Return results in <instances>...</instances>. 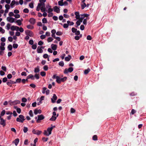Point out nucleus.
I'll return each instance as SVG.
<instances>
[{
	"label": "nucleus",
	"instance_id": "14",
	"mask_svg": "<svg viewBox=\"0 0 146 146\" xmlns=\"http://www.w3.org/2000/svg\"><path fill=\"white\" fill-rule=\"evenodd\" d=\"M5 48L1 47L0 48V55L3 56L4 53V51L5 50Z\"/></svg>",
	"mask_w": 146,
	"mask_h": 146
},
{
	"label": "nucleus",
	"instance_id": "26",
	"mask_svg": "<svg viewBox=\"0 0 146 146\" xmlns=\"http://www.w3.org/2000/svg\"><path fill=\"white\" fill-rule=\"evenodd\" d=\"M90 71V69L88 68L87 69L85 70L84 72V73L85 74H88Z\"/></svg>",
	"mask_w": 146,
	"mask_h": 146
},
{
	"label": "nucleus",
	"instance_id": "30",
	"mask_svg": "<svg viewBox=\"0 0 146 146\" xmlns=\"http://www.w3.org/2000/svg\"><path fill=\"white\" fill-rule=\"evenodd\" d=\"M59 76H57L56 74H54L53 75V76L52 77V78L53 79H56V80L58 79Z\"/></svg>",
	"mask_w": 146,
	"mask_h": 146
},
{
	"label": "nucleus",
	"instance_id": "3",
	"mask_svg": "<svg viewBox=\"0 0 146 146\" xmlns=\"http://www.w3.org/2000/svg\"><path fill=\"white\" fill-rule=\"evenodd\" d=\"M67 77L66 76H65L63 78H61L59 76L58 79L56 80V81L58 84H60L61 82H64L66 81L67 80Z\"/></svg>",
	"mask_w": 146,
	"mask_h": 146
},
{
	"label": "nucleus",
	"instance_id": "46",
	"mask_svg": "<svg viewBox=\"0 0 146 146\" xmlns=\"http://www.w3.org/2000/svg\"><path fill=\"white\" fill-rule=\"evenodd\" d=\"M63 1H58V5H59L60 6H63L64 5V4H63Z\"/></svg>",
	"mask_w": 146,
	"mask_h": 146
},
{
	"label": "nucleus",
	"instance_id": "57",
	"mask_svg": "<svg viewBox=\"0 0 146 146\" xmlns=\"http://www.w3.org/2000/svg\"><path fill=\"white\" fill-rule=\"evenodd\" d=\"M69 72L68 71V69H67V68H66L65 69L64 71V74H67Z\"/></svg>",
	"mask_w": 146,
	"mask_h": 146
},
{
	"label": "nucleus",
	"instance_id": "43",
	"mask_svg": "<svg viewBox=\"0 0 146 146\" xmlns=\"http://www.w3.org/2000/svg\"><path fill=\"white\" fill-rule=\"evenodd\" d=\"M81 9H83L86 7V4L85 3H84L83 4L81 5Z\"/></svg>",
	"mask_w": 146,
	"mask_h": 146
},
{
	"label": "nucleus",
	"instance_id": "35",
	"mask_svg": "<svg viewBox=\"0 0 146 146\" xmlns=\"http://www.w3.org/2000/svg\"><path fill=\"white\" fill-rule=\"evenodd\" d=\"M18 46V45L17 44L14 43L13 44L12 47L13 48L16 49L17 48Z\"/></svg>",
	"mask_w": 146,
	"mask_h": 146
},
{
	"label": "nucleus",
	"instance_id": "58",
	"mask_svg": "<svg viewBox=\"0 0 146 146\" xmlns=\"http://www.w3.org/2000/svg\"><path fill=\"white\" fill-rule=\"evenodd\" d=\"M68 24L67 23H65L63 25V27L64 28H67L68 27Z\"/></svg>",
	"mask_w": 146,
	"mask_h": 146
},
{
	"label": "nucleus",
	"instance_id": "4",
	"mask_svg": "<svg viewBox=\"0 0 146 146\" xmlns=\"http://www.w3.org/2000/svg\"><path fill=\"white\" fill-rule=\"evenodd\" d=\"M25 34L27 35H29L30 37H32L33 35V32L31 31L27 30L25 31Z\"/></svg>",
	"mask_w": 146,
	"mask_h": 146
},
{
	"label": "nucleus",
	"instance_id": "27",
	"mask_svg": "<svg viewBox=\"0 0 146 146\" xmlns=\"http://www.w3.org/2000/svg\"><path fill=\"white\" fill-rule=\"evenodd\" d=\"M8 51H11L12 49V46L11 44H9L7 46Z\"/></svg>",
	"mask_w": 146,
	"mask_h": 146
},
{
	"label": "nucleus",
	"instance_id": "23",
	"mask_svg": "<svg viewBox=\"0 0 146 146\" xmlns=\"http://www.w3.org/2000/svg\"><path fill=\"white\" fill-rule=\"evenodd\" d=\"M56 118L57 117L52 116L51 118L49 120L51 121H54L56 120Z\"/></svg>",
	"mask_w": 146,
	"mask_h": 146
},
{
	"label": "nucleus",
	"instance_id": "49",
	"mask_svg": "<svg viewBox=\"0 0 146 146\" xmlns=\"http://www.w3.org/2000/svg\"><path fill=\"white\" fill-rule=\"evenodd\" d=\"M40 75L42 76H45L46 73L44 72H41L40 73Z\"/></svg>",
	"mask_w": 146,
	"mask_h": 146
},
{
	"label": "nucleus",
	"instance_id": "62",
	"mask_svg": "<svg viewBox=\"0 0 146 146\" xmlns=\"http://www.w3.org/2000/svg\"><path fill=\"white\" fill-rule=\"evenodd\" d=\"M44 42L41 40L39 41L38 42V44L40 46H41L43 44Z\"/></svg>",
	"mask_w": 146,
	"mask_h": 146
},
{
	"label": "nucleus",
	"instance_id": "47",
	"mask_svg": "<svg viewBox=\"0 0 146 146\" xmlns=\"http://www.w3.org/2000/svg\"><path fill=\"white\" fill-rule=\"evenodd\" d=\"M34 77L37 80L39 78V75L38 74H36L34 75Z\"/></svg>",
	"mask_w": 146,
	"mask_h": 146
},
{
	"label": "nucleus",
	"instance_id": "31",
	"mask_svg": "<svg viewBox=\"0 0 146 146\" xmlns=\"http://www.w3.org/2000/svg\"><path fill=\"white\" fill-rule=\"evenodd\" d=\"M58 64L59 66L63 67L64 65V63L63 61H62L58 63Z\"/></svg>",
	"mask_w": 146,
	"mask_h": 146
},
{
	"label": "nucleus",
	"instance_id": "9",
	"mask_svg": "<svg viewBox=\"0 0 146 146\" xmlns=\"http://www.w3.org/2000/svg\"><path fill=\"white\" fill-rule=\"evenodd\" d=\"M57 98V96L55 94H54L52 98H51V100L52 103H54L56 102V100Z\"/></svg>",
	"mask_w": 146,
	"mask_h": 146
},
{
	"label": "nucleus",
	"instance_id": "6",
	"mask_svg": "<svg viewBox=\"0 0 146 146\" xmlns=\"http://www.w3.org/2000/svg\"><path fill=\"white\" fill-rule=\"evenodd\" d=\"M32 132L34 134L39 135L41 134L42 131H41L35 130V129H33L32 131Z\"/></svg>",
	"mask_w": 146,
	"mask_h": 146
},
{
	"label": "nucleus",
	"instance_id": "2",
	"mask_svg": "<svg viewBox=\"0 0 146 146\" xmlns=\"http://www.w3.org/2000/svg\"><path fill=\"white\" fill-rule=\"evenodd\" d=\"M25 119L24 116L22 115H20L19 116V117L17 118L16 121L18 122L23 123Z\"/></svg>",
	"mask_w": 146,
	"mask_h": 146
},
{
	"label": "nucleus",
	"instance_id": "29",
	"mask_svg": "<svg viewBox=\"0 0 146 146\" xmlns=\"http://www.w3.org/2000/svg\"><path fill=\"white\" fill-rule=\"evenodd\" d=\"M32 48L33 50H35L37 48V43H35V44L32 45Z\"/></svg>",
	"mask_w": 146,
	"mask_h": 146
},
{
	"label": "nucleus",
	"instance_id": "28",
	"mask_svg": "<svg viewBox=\"0 0 146 146\" xmlns=\"http://www.w3.org/2000/svg\"><path fill=\"white\" fill-rule=\"evenodd\" d=\"M67 23L68 24V26H72L74 24V23L72 21H67Z\"/></svg>",
	"mask_w": 146,
	"mask_h": 146
},
{
	"label": "nucleus",
	"instance_id": "48",
	"mask_svg": "<svg viewBox=\"0 0 146 146\" xmlns=\"http://www.w3.org/2000/svg\"><path fill=\"white\" fill-rule=\"evenodd\" d=\"M23 12L25 13H28L29 12V10L27 8H25L23 9Z\"/></svg>",
	"mask_w": 146,
	"mask_h": 146
},
{
	"label": "nucleus",
	"instance_id": "56",
	"mask_svg": "<svg viewBox=\"0 0 146 146\" xmlns=\"http://www.w3.org/2000/svg\"><path fill=\"white\" fill-rule=\"evenodd\" d=\"M68 70L69 72H71L73 70V68L72 67H70L68 69Z\"/></svg>",
	"mask_w": 146,
	"mask_h": 146
},
{
	"label": "nucleus",
	"instance_id": "8",
	"mask_svg": "<svg viewBox=\"0 0 146 146\" xmlns=\"http://www.w3.org/2000/svg\"><path fill=\"white\" fill-rule=\"evenodd\" d=\"M7 21L12 23L15 22V19L12 17H9L7 18Z\"/></svg>",
	"mask_w": 146,
	"mask_h": 146
},
{
	"label": "nucleus",
	"instance_id": "11",
	"mask_svg": "<svg viewBox=\"0 0 146 146\" xmlns=\"http://www.w3.org/2000/svg\"><path fill=\"white\" fill-rule=\"evenodd\" d=\"M0 124L2 125L3 127H4L6 125L5 120H4L3 118H1Z\"/></svg>",
	"mask_w": 146,
	"mask_h": 146
},
{
	"label": "nucleus",
	"instance_id": "32",
	"mask_svg": "<svg viewBox=\"0 0 146 146\" xmlns=\"http://www.w3.org/2000/svg\"><path fill=\"white\" fill-rule=\"evenodd\" d=\"M42 23L44 24L46 23L47 22V21L45 17L44 18L42 19Z\"/></svg>",
	"mask_w": 146,
	"mask_h": 146
},
{
	"label": "nucleus",
	"instance_id": "52",
	"mask_svg": "<svg viewBox=\"0 0 146 146\" xmlns=\"http://www.w3.org/2000/svg\"><path fill=\"white\" fill-rule=\"evenodd\" d=\"M77 30V29L74 27H73L72 29V31L73 33H75Z\"/></svg>",
	"mask_w": 146,
	"mask_h": 146
},
{
	"label": "nucleus",
	"instance_id": "39",
	"mask_svg": "<svg viewBox=\"0 0 146 146\" xmlns=\"http://www.w3.org/2000/svg\"><path fill=\"white\" fill-rule=\"evenodd\" d=\"M5 45V43L3 42H2L1 43V46H0V48H1V47L5 48L4 46Z\"/></svg>",
	"mask_w": 146,
	"mask_h": 146
},
{
	"label": "nucleus",
	"instance_id": "20",
	"mask_svg": "<svg viewBox=\"0 0 146 146\" xmlns=\"http://www.w3.org/2000/svg\"><path fill=\"white\" fill-rule=\"evenodd\" d=\"M75 15H76L75 17L77 19H78L80 18V15L78 12H76L75 13Z\"/></svg>",
	"mask_w": 146,
	"mask_h": 146
},
{
	"label": "nucleus",
	"instance_id": "54",
	"mask_svg": "<svg viewBox=\"0 0 146 146\" xmlns=\"http://www.w3.org/2000/svg\"><path fill=\"white\" fill-rule=\"evenodd\" d=\"M87 18H86L85 19H84V20L83 21V23L84 25H86L87 22Z\"/></svg>",
	"mask_w": 146,
	"mask_h": 146
},
{
	"label": "nucleus",
	"instance_id": "36",
	"mask_svg": "<svg viewBox=\"0 0 146 146\" xmlns=\"http://www.w3.org/2000/svg\"><path fill=\"white\" fill-rule=\"evenodd\" d=\"M11 25L10 23H8L7 24L6 26V29L7 30H9L10 29V27L11 26Z\"/></svg>",
	"mask_w": 146,
	"mask_h": 146
},
{
	"label": "nucleus",
	"instance_id": "33",
	"mask_svg": "<svg viewBox=\"0 0 146 146\" xmlns=\"http://www.w3.org/2000/svg\"><path fill=\"white\" fill-rule=\"evenodd\" d=\"M53 40V39L51 37H48L47 40V41L48 42L52 41Z\"/></svg>",
	"mask_w": 146,
	"mask_h": 146
},
{
	"label": "nucleus",
	"instance_id": "40",
	"mask_svg": "<svg viewBox=\"0 0 146 146\" xmlns=\"http://www.w3.org/2000/svg\"><path fill=\"white\" fill-rule=\"evenodd\" d=\"M63 33L61 31H57L56 33V34L58 36H60L62 35Z\"/></svg>",
	"mask_w": 146,
	"mask_h": 146
},
{
	"label": "nucleus",
	"instance_id": "41",
	"mask_svg": "<svg viewBox=\"0 0 146 146\" xmlns=\"http://www.w3.org/2000/svg\"><path fill=\"white\" fill-rule=\"evenodd\" d=\"M43 69L45 71H47L48 70V66L47 65H44L43 66Z\"/></svg>",
	"mask_w": 146,
	"mask_h": 146
},
{
	"label": "nucleus",
	"instance_id": "5",
	"mask_svg": "<svg viewBox=\"0 0 146 146\" xmlns=\"http://www.w3.org/2000/svg\"><path fill=\"white\" fill-rule=\"evenodd\" d=\"M45 92L46 94L47 95L49 94L50 90L48 89L47 90V88L46 87H44L42 88V93L44 94Z\"/></svg>",
	"mask_w": 146,
	"mask_h": 146
},
{
	"label": "nucleus",
	"instance_id": "60",
	"mask_svg": "<svg viewBox=\"0 0 146 146\" xmlns=\"http://www.w3.org/2000/svg\"><path fill=\"white\" fill-rule=\"evenodd\" d=\"M29 43L30 45H33V44L34 43V41L32 39L30 40L29 41Z\"/></svg>",
	"mask_w": 146,
	"mask_h": 146
},
{
	"label": "nucleus",
	"instance_id": "17",
	"mask_svg": "<svg viewBox=\"0 0 146 146\" xmlns=\"http://www.w3.org/2000/svg\"><path fill=\"white\" fill-rule=\"evenodd\" d=\"M72 57L70 55H68V56H66L65 58V60L66 61H69L71 59Z\"/></svg>",
	"mask_w": 146,
	"mask_h": 146
},
{
	"label": "nucleus",
	"instance_id": "63",
	"mask_svg": "<svg viewBox=\"0 0 146 146\" xmlns=\"http://www.w3.org/2000/svg\"><path fill=\"white\" fill-rule=\"evenodd\" d=\"M43 57L44 58H46L50 56H48V55L47 54H45L43 55Z\"/></svg>",
	"mask_w": 146,
	"mask_h": 146
},
{
	"label": "nucleus",
	"instance_id": "24",
	"mask_svg": "<svg viewBox=\"0 0 146 146\" xmlns=\"http://www.w3.org/2000/svg\"><path fill=\"white\" fill-rule=\"evenodd\" d=\"M40 71L39 66H37L36 68L34 69V72L36 73H38Z\"/></svg>",
	"mask_w": 146,
	"mask_h": 146
},
{
	"label": "nucleus",
	"instance_id": "61",
	"mask_svg": "<svg viewBox=\"0 0 146 146\" xmlns=\"http://www.w3.org/2000/svg\"><path fill=\"white\" fill-rule=\"evenodd\" d=\"M7 78L9 79H10L12 78V75L11 74H8L7 75Z\"/></svg>",
	"mask_w": 146,
	"mask_h": 146
},
{
	"label": "nucleus",
	"instance_id": "53",
	"mask_svg": "<svg viewBox=\"0 0 146 146\" xmlns=\"http://www.w3.org/2000/svg\"><path fill=\"white\" fill-rule=\"evenodd\" d=\"M14 17L16 18H18L20 17V16L19 14H16L14 15Z\"/></svg>",
	"mask_w": 146,
	"mask_h": 146
},
{
	"label": "nucleus",
	"instance_id": "10",
	"mask_svg": "<svg viewBox=\"0 0 146 146\" xmlns=\"http://www.w3.org/2000/svg\"><path fill=\"white\" fill-rule=\"evenodd\" d=\"M54 11L57 13H59L60 12V9L59 7H58L57 6H55L53 7Z\"/></svg>",
	"mask_w": 146,
	"mask_h": 146
},
{
	"label": "nucleus",
	"instance_id": "55",
	"mask_svg": "<svg viewBox=\"0 0 146 146\" xmlns=\"http://www.w3.org/2000/svg\"><path fill=\"white\" fill-rule=\"evenodd\" d=\"M27 28L29 29H32L33 28V27L32 26L31 27V25H28L27 26Z\"/></svg>",
	"mask_w": 146,
	"mask_h": 146
},
{
	"label": "nucleus",
	"instance_id": "7",
	"mask_svg": "<svg viewBox=\"0 0 146 146\" xmlns=\"http://www.w3.org/2000/svg\"><path fill=\"white\" fill-rule=\"evenodd\" d=\"M44 118L45 117L42 114L38 115V119L36 120L37 122L38 123L39 121L42 120L44 119Z\"/></svg>",
	"mask_w": 146,
	"mask_h": 146
},
{
	"label": "nucleus",
	"instance_id": "19",
	"mask_svg": "<svg viewBox=\"0 0 146 146\" xmlns=\"http://www.w3.org/2000/svg\"><path fill=\"white\" fill-rule=\"evenodd\" d=\"M52 130V127H49L47 128V131L48 132V135H50L51 134Z\"/></svg>",
	"mask_w": 146,
	"mask_h": 146
},
{
	"label": "nucleus",
	"instance_id": "15",
	"mask_svg": "<svg viewBox=\"0 0 146 146\" xmlns=\"http://www.w3.org/2000/svg\"><path fill=\"white\" fill-rule=\"evenodd\" d=\"M37 53H41L43 52V50L42 49H41V48H40V46L38 47L37 49Z\"/></svg>",
	"mask_w": 146,
	"mask_h": 146
},
{
	"label": "nucleus",
	"instance_id": "18",
	"mask_svg": "<svg viewBox=\"0 0 146 146\" xmlns=\"http://www.w3.org/2000/svg\"><path fill=\"white\" fill-rule=\"evenodd\" d=\"M89 15V14H86V13H84L82 14L81 15V19H83L85 17H87Z\"/></svg>",
	"mask_w": 146,
	"mask_h": 146
},
{
	"label": "nucleus",
	"instance_id": "44",
	"mask_svg": "<svg viewBox=\"0 0 146 146\" xmlns=\"http://www.w3.org/2000/svg\"><path fill=\"white\" fill-rule=\"evenodd\" d=\"M28 130V128L26 127H24L23 129V131L24 133H26Z\"/></svg>",
	"mask_w": 146,
	"mask_h": 146
},
{
	"label": "nucleus",
	"instance_id": "22",
	"mask_svg": "<svg viewBox=\"0 0 146 146\" xmlns=\"http://www.w3.org/2000/svg\"><path fill=\"white\" fill-rule=\"evenodd\" d=\"M15 23H17V25L19 26H20L22 24L21 21L20 19H19L16 21L15 22Z\"/></svg>",
	"mask_w": 146,
	"mask_h": 146
},
{
	"label": "nucleus",
	"instance_id": "16",
	"mask_svg": "<svg viewBox=\"0 0 146 146\" xmlns=\"http://www.w3.org/2000/svg\"><path fill=\"white\" fill-rule=\"evenodd\" d=\"M51 47L52 50H55L57 49V46L56 44H52Z\"/></svg>",
	"mask_w": 146,
	"mask_h": 146
},
{
	"label": "nucleus",
	"instance_id": "25",
	"mask_svg": "<svg viewBox=\"0 0 146 146\" xmlns=\"http://www.w3.org/2000/svg\"><path fill=\"white\" fill-rule=\"evenodd\" d=\"M19 141V140L18 138H17L14 140V143L16 146L17 145Z\"/></svg>",
	"mask_w": 146,
	"mask_h": 146
},
{
	"label": "nucleus",
	"instance_id": "12",
	"mask_svg": "<svg viewBox=\"0 0 146 146\" xmlns=\"http://www.w3.org/2000/svg\"><path fill=\"white\" fill-rule=\"evenodd\" d=\"M15 84V81L11 80H10L9 81H8L7 82V85L9 86L10 87L11 86V84Z\"/></svg>",
	"mask_w": 146,
	"mask_h": 146
},
{
	"label": "nucleus",
	"instance_id": "38",
	"mask_svg": "<svg viewBox=\"0 0 146 146\" xmlns=\"http://www.w3.org/2000/svg\"><path fill=\"white\" fill-rule=\"evenodd\" d=\"M21 79L20 78H17L16 80V81H15V84L16 83H20L21 82Z\"/></svg>",
	"mask_w": 146,
	"mask_h": 146
},
{
	"label": "nucleus",
	"instance_id": "64",
	"mask_svg": "<svg viewBox=\"0 0 146 146\" xmlns=\"http://www.w3.org/2000/svg\"><path fill=\"white\" fill-rule=\"evenodd\" d=\"M7 80V78L6 77H4L2 81L3 82L5 83L6 82Z\"/></svg>",
	"mask_w": 146,
	"mask_h": 146
},
{
	"label": "nucleus",
	"instance_id": "21",
	"mask_svg": "<svg viewBox=\"0 0 146 146\" xmlns=\"http://www.w3.org/2000/svg\"><path fill=\"white\" fill-rule=\"evenodd\" d=\"M15 4V0H13L10 4V6L11 8L14 7V5Z\"/></svg>",
	"mask_w": 146,
	"mask_h": 146
},
{
	"label": "nucleus",
	"instance_id": "45",
	"mask_svg": "<svg viewBox=\"0 0 146 146\" xmlns=\"http://www.w3.org/2000/svg\"><path fill=\"white\" fill-rule=\"evenodd\" d=\"M29 115L31 117H33V111L32 110H30L29 112Z\"/></svg>",
	"mask_w": 146,
	"mask_h": 146
},
{
	"label": "nucleus",
	"instance_id": "37",
	"mask_svg": "<svg viewBox=\"0 0 146 146\" xmlns=\"http://www.w3.org/2000/svg\"><path fill=\"white\" fill-rule=\"evenodd\" d=\"M29 6L31 8H33L34 7V4L33 2H31L29 4Z\"/></svg>",
	"mask_w": 146,
	"mask_h": 146
},
{
	"label": "nucleus",
	"instance_id": "13",
	"mask_svg": "<svg viewBox=\"0 0 146 146\" xmlns=\"http://www.w3.org/2000/svg\"><path fill=\"white\" fill-rule=\"evenodd\" d=\"M35 19L33 18H31L29 20V22L32 25H34L35 23Z\"/></svg>",
	"mask_w": 146,
	"mask_h": 146
},
{
	"label": "nucleus",
	"instance_id": "51",
	"mask_svg": "<svg viewBox=\"0 0 146 146\" xmlns=\"http://www.w3.org/2000/svg\"><path fill=\"white\" fill-rule=\"evenodd\" d=\"M53 10L50 7L49 8H48V9L47 12L48 13H51L53 11Z\"/></svg>",
	"mask_w": 146,
	"mask_h": 146
},
{
	"label": "nucleus",
	"instance_id": "59",
	"mask_svg": "<svg viewBox=\"0 0 146 146\" xmlns=\"http://www.w3.org/2000/svg\"><path fill=\"white\" fill-rule=\"evenodd\" d=\"M93 139L94 140H97V137L96 135H94L92 137Z\"/></svg>",
	"mask_w": 146,
	"mask_h": 146
},
{
	"label": "nucleus",
	"instance_id": "34",
	"mask_svg": "<svg viewBox=\"0 0 146 146\" xmlns=\"http://www.w3.org/2000/svg\"><path fill=\"white\" fill-rule=\"evenodd\" d=\"M12 103H14L15 104H19L20 103V101L19 100H16L13 101Z\"/></svg>",
	"mask_w": 146,
	"mask_h": 146
},
{
	"label": "nucleus",
	"instance_id": "1",
	"mask_svg": "<svg viewBox=\"0 0 146 146\" xmlns=\"http://www.w3.org/2000/svg\"><path fill=\"white\" fill-rule=\"evenodd\" d=\"M39 3H38V6L41 7L40 10L42 12L47 11L45 7V4L44 1H42L41 0H39Z\"/></svg>",
	"mask_w": 146,
	"mask_h": 146
},
{
	"label": "nucleus",
	"instance_id": "42",
	"mask_svg": "<svg viewBox=\"0 0 146 146\" xmlns=\"http://www.w3.org/2000/svg\"><path fill=\"white\" fill-rule=\"evenodd\" d=\"M1 68L3 71L6 72L7 71V68L5 66H2Z\"/></svg>",
	"mask_w": 146,
	"mask_h": 146
},
{
	"label": "nucleus",
	"instance_id": "50",
	"mask_svg": "<svg viewBox=\"0 0 146 146\" xmlns=\"http://www.w3.org/2000/svg\"><path fill=\"white\" fill-rule=\"evenodd\" d=\"M5 113V110H3L1 112V116H3L4 115Z\"/></svg>",
	"mask_w": 146,
	"mask_h": 146
}]
</instances>
